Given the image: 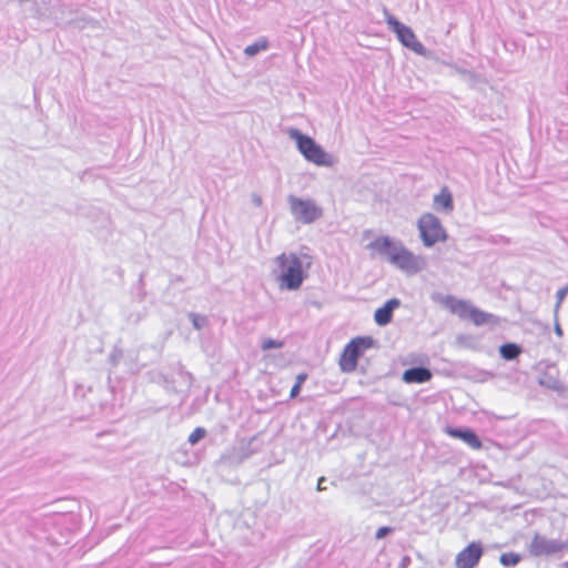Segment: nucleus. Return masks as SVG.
Instances as JSON below:
<instances>
[{
    "label": "nucleus",
    "instance_id": "nucleus-15",
    "mask_svg": "<svg viewBox=\"0 0 568 568\" xmlns=\"http://www.w3.org/2000/svg\"><path fill=\"white\" fill-rule=\"evenodd\" d=\"M448 434L453 437L464 440L471 448L479 449L481 447V443L477 435L469 429H448Z\"/></svg>",
    "mask_w": 568,
    "mask_h": 568
},
{
    "label": "nucleus",
    "instance_id": "nucleus-11",
    "mask_svg": "<svg viewBox=\"0 0 568 568\" xmlns=\"http://www.w3.org/2000/svg\"><path fill=\"white\" fill-rule=\"evenodd\" d=\"M400 305L398 298L388 300L382 307L377 308L374 314V320L377 325L384 326L392 321L394 310Z\"/></svg>",
    "mask_w": 568,
    "mask_h": 568
},
{
    "label": "nucleus",
    "instance_id": "nucleus-13",
    "mask_svg": "<svg viewBox=\"0 0 568 568\" xmlns=\"http://www.w3.org/2000/svg\"><path fill=\"white\" fill-rule=\"evenodd\" d=\"M468 318L477 326L489 324L497 325L499 324V320L497 316L490 313H486L473 305L471 311L469 313Z\"/></svg>",
    "mask_w": 568,
    "mask_h": 568
},
{
    "label": "nucleus",
    "instance_id": "nucleus-28",
    "mask_svg": "<svg viewBox=\"0 0 568 568\" xmlns=\"http://www.w3.org/2000/svg\"><path fill=\"white\" fill-rule=\"evenodd\" d=\"M306 379V375L305 374H298L296 376V383L295 384H298L300 386L303 385V383L305 382Z\"/></svg>",
    "mask_w": 568,
    "mask_h": 568
},
{
    "label": "nucleus",
    "instance_id": "nucleus-22",
    "mask_svg": "<svg viewBox=\"0 0 568 568\" xmlns=\"http://www.w3.org/2000/svg\"><path fill=\"white\" fill-rule=\"evenodd\" d=\"M206 435V430L202 427H196L195 429H193V432L189 435V443L191 445H195L199 440H201L202 438H204Z\"/></svg>",
    "mask_w": 568,
    "mask_h": 568
},
{
    "label": "nucleus",
    "instance_id": "nucleus-2",
    "mask_svg": "<svg viewBox=\"0 0 568 568\" xmlns=\"http://www.w3.org/2000/svg\"><path fill=\"white\" fill-rule=\"evenodd\" d=\"M312 265L308 254L284 252L274 258V274L281 290L297 291Z\"/></svg>",
    "mask_w": 568,
    "mask_h": 568
},
{
    "label": "nucleus",
    "instance_id": "nucleus-24",
    "mask_svg": "<svg viewBox=\"0 0 568 568\" xmlns=\"http://www.w3.org/2000/svg\"><path fill=\"white\" fill-rule=\"evenodd\" d=\"M390 531H392L390 527H381L377 529L375 538L382 539V538L386 537Z\"/></svg>",
    "mask_w": 568,
    "mask_h": 568
},
{
    "label": "nucleus",
    "instance_id": "nucleus-10",
    "mask_svg": "<svg viewBox=\"0 0 568 568\" xmlns=\"http://www.w3.org/2000/svg\"><path fill=\"white\" fill-rule=\"evenodd\" d=\"M538 383L539 385L559 394H562L566 390L565 385L558 377V369L555 364L547 365L546 369L539 376Z\"/></svg>",
    "mask_w": 568,
    "mask_h": 568
},
{
    "label": "nucleus",
    "instance_id": "nucleus-3",
    "mask_svg": "<svg viewBox=\"0 0 568 568\" xmlns=\"http://www.w3.org/2000/svg\"><path fill=\"white\" fill-rule=\"evenodd\" d=\"M286 132L290 139L295 141L298 151L308 162L324 168H332L336 164V158L326 152L313 138L303 134L295 128H290Z\"/></svg>",
    "mask_w": 568,
    "mask_h": 568
},
{
    "label": "nucleus",
    "instance_id": "nucleus-16",
    "mask_svg": "<svg viewBox=\"0 0 568 568\" xmlns=\"http://www.w3.org/2000/svg\"><path fill=\"white\" fill-rule=\"evenodd\" d=\"M430 298L434 303L447 308L452 314L456 311V305L459 302V298L453 295L438 292L433 293Z\"/></svg>",
    "mask_w": 568,
    "mask_h": 568
},
{
    "label": "nucleus",
    "instance_id": "nucleus-19",
    "mask_svg": "<svg viewBox=\"0 0 568 568\" xmlns=\"http://www.w3.org/2000/svg\"><path fill=\"white\" fill-rule=\"evenodd\" d=\"M268 48V41L266 38H260L251 44V55H254L261 51H265Z\"/></svg>",
    "mask_w": 568,
    "mask_h": 568
},
{
    "label": "nucleus",
    "instance_id": "nucleus-7",
    "mask_svg": "<svg viewBox=\"0 0 568 568\" xmlns=\"http://www.w3.org/2000/svg\"><path fill=\"white\" fill-rule=\"evenodd\" d=\"M373 345L372 337H356L352 339L344 348L339 366L345 373L353 372L357 366L358 358L363 355L364 351Z\"/></svg>",
    "mask_w": 568,
    "mask_h": 568
},
{
    "label": "nucleus",
    "instance_id": "nucleus-25",
    "mask_svg": "<svg viewBox=\"0 0 568 568\" xmlns=\"http://www.w3.org/2000/svg\"><path fill=\"white\" fill-rule=\"evenodd\" d=\"M554 321H555V325H554V331H555V334L558 336V337H562L564 335V332H562V328L558 322V314L555 315L554 314Z\"/></svg>",
    "mask_w": 568,
    "mask_h": 568
},
{
    "label": "nucleus",
    "instance_id": "nucleus-17",
    "mask_svg": "<svg viewBox=\"0 0 568 568\" xmlns=\"http://www.w3.org/2000/svg\"><path fill=\"white\" fill-rule=\"evenodd\" d=\"M499 353L504 359L511 361L518 357L521 348L517 344L508 343L499 347Z\"/></svg>",
    "mask_w": 568,
    "mask_h": 568
},
{
    "label": "nucleus",
    "instance_id": "nucleus-8",
    "mask_svg": "<svg viewBox=\"0 0 568 568\" xmlns=\"http://www.w3.org/2000/svg\"><path fill=\"white\" fill-rule=\"evenodd\" d=\"M483 554V545L479 541H473L457 554L455 566L456 568H475L478 565Z\"/></svg>",
    "mask_w": 568,
    "mask_h": 568
},
{
    "label": "nucleus",
    "instance_id": "nucleus-26",
    "mask_svg": "<svg viewBox=\"0 0 568 568\" xmlns=\"http://www.w3.org/2000/svg\"><path fill=\"white\" fill-rule=\"evenodd\" d=\"M301 387L298 384H294L290 393L291 398H295L300 394Z\"/></svg>",
    "mask_w": 568,
    "mask_h": 568
},
{
    "label": "nucleus",
    "instance_id": "nucleus-21",
    "mask_svg": "<svg viewBox=\"0 0 568 568\" xmlns=\"http://www.w3.org/2000/svg\"><path fill=\"white\" fill-rule=\"evenodd\" d=\"M283 346H284L283 341L272 339V338H264L261 344V348L263 351H268L272 348H282Z\"/></svg>",
    "mask_w": 568,
    "mask_h": 568
},
{
    "label": "nucleus",
    "instance_id": "nucleus-18",
    "mask_svg": "<svg viewBox=\"0 0 568 568\" xmlns=\"http://www.w3.org/2000/svg\"><path fill=\"white\" fill-rule=\"evenodd\" d=\"M471 307L473 304H470L469 302L459 300V302L456 305V311L453 314L459 316L460 318H468Z\"/></svg>",
    "mask_w": 568,
    "mask_h": 568
},
{
    "label": "nucleus",
    "instance_id": "nucleus-6",
    "mask_svg": "<svg viewBox=\"0 0 568 568\" xmlns=\"http://www.w3.org/2000/svg\"><path fill=\"white\" fill-rule=\"evenodd\" d=\"M385 21L388 28L397 36L399 42L418 54H425V47L417 40L414 31L399 22L393 14L387 10H384Z\"/></svg>",
    "mask_w": 568,
    "mask_h": 568
},
{
    "label": "nucleus",
    "instance_id": "nucleus-9",
    "mask_svg": "<svg viewBox=\"0 0 568 568\" xmlns=\"http://www.w3.org/2000/svg\"><path fill=\"white\" fill-rule=\"evenodd\" d=\"M564 545L555 539H547L541 536H535L530 544V552L535 556H549L560 551Z\"/></svg>",
    "mask_w": 568,
    "mask_h": 568
},
{
    "label": "nucleus",
    "instance_id": "nucleus-29",
    "mask_svg": "<svg viewBox=\"0 0 568 568\" xmlns=\"http://www.w3.org/2000/svg\"><path fill=\"white\" fill-rule=\"evenodd\" d=\"M253 202H254L257 206H260V205H261V203H262V200H261V197H258V196H254Z\"/></svg>",
    "mask_w": 568,
    "mask_h": 568
},
{
    "label": "nucleus",
    "instance_id": "nucleus-20",
    "mask_svg": "<svg viewBox=\"0 0 568 568\" xmlns=\"http://www.w3.org/2000/svg\"><path fill=\"white\" fill-rule=\"evenodd\" d=\"M519 560H520L519 555L514 554V552H507V554H503L500 556V562L504 566H515L519 562Z\"/></svg>",
    "mask_w": 568,
    "mask_h": 568
},
{
    "label": "nucleus",
    "instance_id": "nucleus-23",
    "mask_svg": "<svg viewBox=\"0 0 568 568\" xmlns=\"http://www.w3.org/2000/svg\"><path fill=\"white\" fill-rule=\"evenodd\" d=\"M567 294H568V285L565 286V287H561L560 290H558V292L556 294L557 303H556L555 310H554L555 315H557V313L559 312L560 305H561V303L565 300Z\"/></svg>",
    "mask_w": 568,
    "mask_h": 568
},
{
    "label": "nucleus",
    "instance_id": "nucleus-1",
    "mask_svg": "<svg viewBox=\"0 0 568 568\" xmlns=\"http://www.w3.org/2000/svg\"><path fill=\"white\" fill-rule=\"evenodd\" d=\"M372 257H379L402 273L413 276L427 268V257L415 254L400 240L381 235L366 246Z\"/></svg>",
    "mask_w": 568,
    "mask_h": 568
},
{
    "label": "nucleus",
    "instance_id": "nucleus-12",
    "mask_svg": "<svg viewBox=\"0 0 568 568\" xmlns=\"http://www.w3.org/2000/svg\"><path fill=\"white\" fill-rule=\"evenodd\" d=\"M434 207L437 211L449 213L454 210L453 195L447 187L434 196Z\"/></svg>",
    "mask_w": 568,
    "mask_h": 568
},
{
    "label": "nucleus",
    "instance_id": "nucleus-5",
    "mask_svg": "<svg viewBox=\"0 0 568 568\" xmlns=\"http://www.w3.org/2000/svg\"><path fill=\"white\" fill-rule=\"evenodd\" d=\"M287 202L294 220L298 223L311 224L323 215L322 207L314 200L290 195Z\"/></svg>",
    "mask_w": 568,
    "mask_h": 568
},
{
    "label": "nucleus",
    "instance_id": "nucleus-14",
    "mask_svg": "<svg viewBox=\"0 0 568 568\" xmlns=\"http://www.w3.org/2000/svg\"><path fill=\"white\" fill-rule=\"evenodd\" d=\"M432 378V373L425 367H414L404 372L403 381L406 383H425Z\"/></svg>",
    "mask_w": 568,
    "mask_h": 568
},
{
    "label": "nucleus",
    "instance_id": "nucleus-4",
    "mask_svg": "<svg viewBox=\"0 0 568 568\" xmlns=\"http://www.w3.org/2000/svg\"><path fill=\"white\" fill-rule=\"evenodd\" d=\"M417 229L425 247H433L436 243L447 240L446 230L439 219L432 213H425L418 219Z\"/></svg>",
    "mask_w": 568,
    "mask_h": 568
},
{
    "label": "nucleus",
    "instance_id": "nucleus-27",
    "mask_svg": "<svg viewBox=\"0 0 568 568\" xmlns=\"http://www.w3.org/2000/svg\"><path fill=\"white\" fill-rule=\"evenodd\" d=\"M325 481H326L325 477H321V478L318 479L317 487H316V489H317L318 491H323V490H325V489H326V487L324 486Z\"/></svg>",
    "mask_w": 568,
    "mask_h": 568
}]
</instances>
